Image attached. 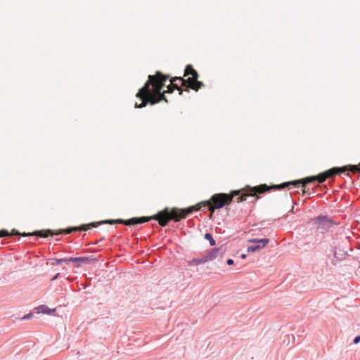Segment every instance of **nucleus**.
I'll list each match as a JSON object with an SVG mask.
<instances>
[{
    "label": "nucleus",
    "instance_id": "f257e3e1",
    "mask_svg": "<svg viewBox=\"0 0 360 360\" xmlns=\"http://www.w3.org/2000/svg\"><path fill=\"white\" fill-rule=\"evenodd\" d=\"M209 201H202L195 205L191 206L186 209L179 210L177 208H173L171 211L167 207L164 209L162 211L159 212L155 215L152 217H134L127 220L122 219L116 220H105L100 222H92L89 225H82L81 227H75L69 229L65 231V233H70L72 231L77 230H86L87 226L91 227H96L98 224H123L127 226L135 225L139 224H143L149 221L151 219H155L158 221L161 226H166L170 219H174L176 221H179L181 219L186 218L187 215L192 213L193 211H198L200 209L201 204H208Z\"/></svg>",
    "mask_w": 360,
    "mask_h": 360
},
{
    "label": "nucleus",
    "instance_id": "f03ea898",
    "mask_svg": "<svg viewBox=\"0 0 360 360\" xmlns=\"http://www.w3.org/2000/svg\"><path fill=\"white\" fill-rule=\"evenodd\" d=\"M168 76L162 75L160 72H157L155 75H149L148 80L144 86L139 89L136 96L140 98L142 101L141 103L135 104L137 108L145 107L148 103L154 105L162 99H165V95L160 94V98L155 101L151 98L153 94H160L161 90L165 86V82L167 79Z\"/></svg>",
    "mask_w": 360,
    "mask_h": 360
},
{
    "label": "nucleus",
    "instance_id": "7ed1b4c3",
    "mask_svg": "<svg viewBox=\"0 0 360 360\" xmlns=\"http://www.w3.org/2000/svg\"><path fill=\"white\" fill-rule=\"evenodd\" d=\"M347 170H350L353 173L360 171V163L359 165H347L342 167H333L324 173L320 174L317 176H309L302 180H296L293 181L285 182L281 184L273 185L271 187L275 189L284 188L289 185L292 184L296 187L300 186V184H302V187L304 188V192H305V184L307 183L311 182L314 180H317L319 182L322 183L326 181L327 178L333 177L336 174H341L345 172Z\"/></svg>",
    "mask_w": 360,
    "mask_h": 360
},
{
    "label": "nucleus",
    "instance_id": "20e7f679",
    "mask_svg": "<svg viewBox=\"0 0 360 360\" xmlns=\"http://www.w3.org/2000/svg\"><path fill=\"white\" fill-rule=\"evenodd\" d=\"M192 75L191 77H188L187 79H184L181 77H174L172 81L171 84L167 86V92L172 93L173 92V87H175L176 89L180 91V89L177 84L175 83L176 81H179L181 82V84L183 86H185L188 88H191L194 90H198L202 86H203V83L202 82H200L198 80V72L193 68L191 65H188L186 67L185 71H184V76L188 75Z\"/></svg>",
    "mask_w": 360,
    "mask_h": 360
},
{
    "label": "nucleus",
    "instance_id": "39448f33",
    "mask_svg": "<svg viewBox=\"0 0 360 360\" xmlns=\"http://www.w3.org/2000/svg\"><path fill=\"white\" fill-rule=\"evenodd\" d=\"M240 191H234L232 193V195L229 196V195L221 193L214 194L211 197L210 200L209 201L208 204H202L205 206H208L209 210L213 213L214 212V210L216 209H221L223 207H224L226 205H228L231 202L232 200V198L235 195H239Z\"/></svg>",
    "mask_w": 360,
    "mask_h": 360
},
{
    "label": "nucleus",
    "instance_id": "423d86ee",
    "mask_svg": "<svg viewBox=\"0 0 360 360\" xmlns=\"http://www.w3.org/2000/svg\"><path fill=\"white\" fill-rule=\"evenodd\" d=\"M312 221L316 226V233H320L321 234L328 232L334 225L338 224V223L333 221L327 216L322 215L314 218Z\"/></svg>",
    "mask_w": 360,
    "mask_h": 360
},
{
    "label": "nucleus",
    "instance_id": "0eeeda50",
    "mask_svg": "<svg viewBox=\"0 0 360 360\" xmlns=\"http://www.w3.org/2000/svg\"><path fill=\"white\" fill-rule=\"evenodd\" d=\"M269 190L268 186L266 184L260 185L259 186L255 187H248V191L245 193H243L242 195L239 196L237 198L238 202H242L243 200H245L246 196L248 195H255L258 193H264Z\"/></svg>",
    "mask_w": 360,
    "mask_h": 360
},
{
    "label": "nucleus",
    "instance_id": "6e6552de",
    "mask_svg": "<svg viewBox=\"0 0 360 360\" xmlns=\"http://www.w3.org/2000/svg\"><path fill=\"white\" fill-rule=\"evenodd\" d=\"M90 260H91V259L87 257L68 258V262L79 263L77 264V266H79L81 265V264H88L90 262Z\"/></svg>",
    "mask_w": 360,
    "mask_h": 360
},
{
    "label": "nucleus",
    "instance_id": "1a4fd4ad",
    "mask_svg": "<svg viewBox=\"0 0 360 360\" xmlns=\"http://www.w3.org/2000/svg\"><path fill=\"white\" fill-rule=\"evenodd\" d=\"M208 259L205 255L201 258H194L188 262L189 265H199L208 262Z\"/></svg>",
    "mask_w": 360,
    "mask_h": 360
},
{
    "label": "nucleus",
    "instance_id": "9d476101",
    "mask_svg": "<svg viewBox=\"0 0 360 360\" xmlns=\"http://www.w3.org/2000/svg\"><path fill=\"white\" fill-rule=\"evenodd\" d=\"M219 252V248H214L210 252L207 253L205 255L206 257L207 258L208 261H212L215 258H217L218 253Z\"/></svg>",
    "mask_w": 360,
    "mask_h": 360
},
{
    "label": "nucleus",
    "instance_id": "9b49d317",
    "mask_svg": "<svg viewBox=\"0 0 360 360\" xmlns=\"http://www.w3.org/2000/svg\"><path fill=\"white\" fill-rule=\"evenodd\" d=\"M37 313H42V314H53L56 309H51L47 306L45 305H41L39 307H37Z\"/></svg>",
    "mask_w": 360,
    "mask_h": 360
},
{
    "label": "nucleus",
    "instance_id": "f8f14e48",
    "mask_svg": "<svg viewBox=\"0 0 360 360\" xmlns=\"http://www.w3.org/2000/svg\"><path fill=\"white\" fill-rule=\"evenodd\" d=\"M248 243H256L262 245V246H266L269 242V240L268 238H262V239H257V238H253V239H249L248 240Z\"/></svg>",
    "mask_w": 360,
    "mask_h": 360
},
{
    "label": "nucleus",
    "instance_id": "ddd939ff",
    "mask_svg": "<svg viewBox=\"0 0 360 360\" xmlns=\"http://www.w3.org/2000/svg\"><path fill=\"white\" fill-rule=\"evenodd\" d=\"M264 246H262V245L257 244L252 246H249L247 249L248 252H256L263 248Z\"/></svg>",
    "mask_w": 360,
    "mask_h": 360
},
{
    "label": "nucleus",
    "instance_id": "4468645a",
    "mask_svg": "<svg viewBox=\"0 0 360 360\" xmlns=\"http://www.w3.org/2000/svg\"><path fill=\"white\" fill-rule=\"evenodd\" d=\"M205 238L206 240H209L211 246L215 245V244H216L215 240L213 239V238L210 233H205Z\"/></svg>",
    "mask_w": 360,
    "mask_h": 360
},
{
    "label": "nucleus",
    "instance_id": "2eb2a0df",
    "mask_svg": "<svg viewBox=\"0 0 360 360\" xmlns=\"http://www.w3.org/2000/svg\"><path fill=\"white\" fill-rule=\"evenodd\" d=\"M44 233V231H36L34 232V233H24L23 236H31V235H37V236H39L41 237H44V238H46L48 236V235H44L43 234Z\"/></svg>",
    "mask_w": 360,
    "mask_h": 360
},
{
    "label": "nucleus",
    "instance_id": "dca6fc26",
    "mask_svg": "<svg viewBox=\"0 0 360 360\" xmlns=\"http://www.w3.org/2000/svg\"><path fill=\"white\" fill-rule=\"evenodd\" d=\"M68 263V258L66 259H55V264H61L62 263Z\"/></svg>",
    "mask_w": 360,
    "mask_h": 360
},
{
    "label": "nucleus",
    "instance_id": "f3484780",
    "mask_svg": "<svg viewBox=\"0 0 360 360\" xmlns=\"http://www.w3.org/2000/svg\"><path fill=\"white\" fill-rule=\"evenodd\" d=\"M33 316V314L32 313H29L26 315H25L22 319V320H27V319H30Z\"/></svg>",
    "mask_w": 360,
    "mask_h": 360
},
{
    "label": "nucleus",
    "instance_id": "a211bd4d",
    "mask_svg": "<svg viewBox=\"0 0 360 360\" xmlns=\"http://www.w3.org/2000/svg\"><path fill=\"white\" fill-rule=\"evenodd\" d=\"M8 235V232L6 230L0 231V237H5Z\"/></svg>",
    "mask_w": 360,
    "mask_h": 360
},
{
    "label": "nucleus",
    "instance_id": "6ab92c4d",
    "mask_svg": "<svg viewBox=\"0 0 360 360\" xmlns=\"http://www.w3.org/2000/svg\"><path fill=\"white\" fill-rule=\"evenodd\" d=\"M360 342V335H358L356 337L354 338V344H357Z\"/></svg>",
    "mask_w": 360,
    "mask_h": 360
},
{
    "label": "nucleus",
    "instance_id": "aec40b11",
    "mask_svg": "<svg viewBox=\"0 0 360 360\" xmlns=\"http://www.w3.org/2000/svg\"><path fill=\"white\" fill-rule=\"evenodd\" d=\"M228 265H232L234 263V261L232 259H229L226 262Z\"/></svg>",
    "mask_w": 360,
    "mask_h": 360
},
{
    "label": "nucleus",
    "instance_id": "412c9836",
    "mask_svg": "<svg viewBox=\"0 0 360 360\" xmlns=\"http://www.w3.org/2000/svg\"><path fill=\"white\" fill-rule=\"evenodd\" d=\"M59 275H60V274H59V273L56 274L53 277L52 280H53V281L56 280V279L58 278Z\"/></svg>",
    "mask_w": 360,
    "mask_h": 360
},
{
    "label": "nucleus",
    "instance_id": "4be33fe9",
    "mask_svg": "<svg viewBox=\"0 0 360 360\" xmlns=\"http://www.w3.org/2000/svg\"><path fill=\"white\" fill-rule=\"evenodd\" d=\"M13 231L14 234H15V235H18L19 234V232L15 231V230H13Z\"/></svg>",
    "mask_w": 360,
    "mask_h": 360
},
{
    "label": "nucleus",
    "instance_id": "5701e85b",
    "mask_svg": "<svg viewBox=\"0 0 360 360\" xmlns=\"http://www.w3.org/2000/svg\"><path fill=\"white\" fill-rule=\"evenodd\" d=\"M245 257H246V255L245 254L241 255V258L245 259Z\"/></svg>",
    "mask_w": 360,
    "mask_h": 360
},
{
    "label": "nucleus",
    "instance_id": "b1692460",
    "mask_svg": "<svg viewBox=\"0 0 360 360\" xmlns=\"http://www.w3.org/2000/svg\"><path fill=\"white\" fill-rule=\"evenodd\" d=\"M46 232H47V233H51V231H50V230H47V231H46Z\"/></svg>",
    "mask_w": 360,
    "mask_h": 360
},
{
    "label": "nucleus",
    "instance_id": "393cba45",
    "mask_svg": "<svg viewBox=\"0 0 360 360\" xmlns=\"http://www.w3.org/2000/svg\"><path fill=\"white\" fill-rule=\"evenodd\" d=\"M336 255H337V252H336V251H335V252H334L335 257H336Z\"/></svg>",
    "mask_w": 360,
    "mask_h": 360
}]
</instances>
